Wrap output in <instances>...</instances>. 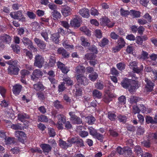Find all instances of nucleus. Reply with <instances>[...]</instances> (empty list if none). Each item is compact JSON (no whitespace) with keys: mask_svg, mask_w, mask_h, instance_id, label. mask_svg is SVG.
I'll return each mask as SVG.
<instances>
[{"mask_svg":"<svg viewBox=\"0 0 157 157\" xmlns=\"http://www.w3.org/2000/svg\"><path fill=\"white\" fill-rule=\"evenodd\" d=\"M44 59L41 55L37 54L35 55L34 63V66L39 68H42L44 63Z\"/></svg>","mask_w":157,"mask_h":157,"instance_id":"nucleus-1","label":"nucleus"},{"mask_svg":"<svg viewBox=\"0 0 157 157\" xmlns=\"http://www.w3.org/2000/svg\"><path fill=\"white\" fill-rule=\"evenodd\" d=\"M76 79L78 85L84 86L87 85L89 83L87 78L83 74L77 75Z\"/></svg>","mask_w":157,"mask_h":157,"instance_id":"nucleus-2","label":"nucleus"},{"mask_svg":"<svg viewBox=\"0 0 157 157\" xmlns=\"http://www.w3.org/2000/svg\"><path fill=\"white\" fill-rule=\"evenodd\" d=\"M145 90L147 92H150L152 91L153 89L155 86L154 83L147 78L145 79Z\"/></svg>","mask_w":157,"mask_h":157,"instance_id":"nucleus-3","label":"nucleus"},{"mask_svg":"<svg viewBox=\"0 0 157 157\" xmlns=\"http://www.w3.org/2000/svg\"><path fill=\"white\" fill-rule=\"evenodd\" d=\"M69 115L71 117L70 120L73 124H79L82 123V119L76 116L74 112H70Z\"/></svg>","mask_w":157,"mask_h":157,"instance_id":"nucleus-4","label":"nucleus"},{"mask_svg":"<svg viewBox=\"0 0 157 157\" xmlns=\"http://www.w3.org/2000/svg\"><path fill=\"white\" fill-rule=\"evenodd\" d=\"M43 74L42 72L40 69H35L33 71L31 76V79L34 81H36L38 78L42 76Z\"/></svg>","mask_w":157,"mask_h":157,"instance_id":"nucleus-5","label":"nucleus"},{"mask_svg":"<svg viewBox=\"0 0 157 157\" xmlns=\"http://www.w3.org/2000/svg\"><path fill=\"white\" fill-rule=\"evenodd\" d=\"M19 70L17 66H9L7 69V73L10 75H17Z\"/></svg>","mask_w":157,"mask_h":157,"instance_id":"nucleus-6","label":"nucleus"},{"mask_svg":"<svg viewBox=\"0 0 157 157\" xmlns=\"http://www.w3.org/2000/svg\"><path fill=\"white\" fill-rule=\"evenodd\" d=\"M10 15L13 18L15 19H18L19 21H24L25 20V18L22 14L21 11L15 12L14 14L11 13Z\"/></svg>","mask_w":157,"mask_h":157,"instance_id":"nucleus-7","label":"nucleus"},{"mask_svg":"<svg viewBox=\"0 0 157 157\" xmlns=\"http://www.w3.org/2000/svg\"><path fill=\"white\" fill-rule=\"evenodd\" d=\"M82 21L81 18L77 16L76 18L71 21L70 24L72 26L78 27L80 26Z\"/></svg>","mask_w":157,"mask_h":157,"instance_id":"nucleus-8","label":"nucleus"},{"mask_svg":"<svg viewBox=\"0 0 157 157\" xmlns=\"http://www.w3.org/2000/svg\"><path fill=\"white\" fill-rule=\"evenodd\" d=\"M90 134L93 136H95L96 137H102L103 136L102 135L98 133L96 130L92 127H90L88 128Z\"/></svg>","mask_w":157,"mask_h":157,"instance_id":"nucleus-9","label":"nucleus"},{"mask_svg":"<svg viewBox=\"0 0 157 157\" xmlns=\"http://www.w3.org/2000/svg\"><path fill=\"white\" fill-rule=\"evenodd\" d=\"M0 40L4 42L9 44L11 41V38L9 35L3 34L0 36Z\"/></svg>","mask_w":157,"mask_h":157,"instance_id":"nucleus-10","label":"nucleus"},{"mask_svg":"<svg viewBox=\"0 0 157 157\" xmlns=\"http://www.w3.org/2000/svg\"><path fill=\"white\" fill-rule=\"evenodd\" d=\"M79 13L81 16L84 17H88L90 16L89 10L87 8H83L80 10Z\"/></svg>","mask_w":157,"mask_h":157,"instance_id":"nucleus-11","label":"nucleus"},{"mask_svg":"<svg viewBox=\"0 0 157 157\" xmlns=\"http://www.w3.org/2000/svg\"><path fill=\"white\" fill-rule=\"evenodd\" d=\"M40 147L43 150L44 153H48L52 149V147L49 145L45 144H41Z\"/></svg>","mask_w":157,"mask_h":157,"instance_id":"nucleus-12","label":"nucleus"},{"mask_svg":"<svg viewBox=\"0 0 157 157\" xmlns=\"http://www.w3.org/2000/svg\"><path fill=\"white\" fill-rule=\"evenodd\" d=\"M22 88V86L19 84L14 86L12 89L13 94L16 95L18 94L21 91Z\"/></svg>","mask_w":157,"mask_h":157,"instance_id":"nucleus-13","label":"nucleus"},{"mask_svg":"<svg viewBox=\"0 0 157 157\" xmlns=\"http://www.w3.org/2000/svg\"><path fill=\"white\" fill-rule=\"evenodd\" d=\"M59 54H61L63 58H67L69 56V53L62 48H59L57 50Z\"/></svg>","mask_w":157,"mask_h":157,"instance_id":"nucleus-14","label":"nucleus"},{"mask_svg":"<svg viewBox=\"0 0 157 157\" xmlns=\"http://www.w3.org/2000/svg\"><path fill=\"white\" fill-rule=\"evenodd\" d=\"M124 150L125 151L124 155L126 157H134V153L131 148L125 147Z\"/></svg>","mask_w":157,"mask_h":157,"instance_id":"nucleus-15","label":"nucleus"},{"mask_svg":"<svg viewBox=\"0 0 157 157\" xmlns=\"http://www.w3.org/2000/svg\"><path fill=\"white\" fill-rule=\"evenodd\" d=\"M130 86V87H128V90L130 93L135 91L138 88V83L134 80L132 81Z\"/></svg>","mask_w":157,"mask_h":157,"instance_id":"nucleus-16","label":"nucleus"},{"mask_svg":"<svg viewBox=\"0 0 157 157\" xmlns=\"http://www.w3.org/2000/svg\"><path fill=\"white\" fill-rule=\"evenodd\" d=\"M71 9L68 6H65L62 9V13L65 17H67L71 14Z\"/></svg>","mask_w":157,"mask_h":157,"instance_id":"nucleus-17","label":"nucleus"},{"mask_svg":"<svg viewBox=\"0 0 157 157\" xmlns=\"http://www.w3.org/2000/svg\"><path fill=\"white\" fill-rule=\"evenodd\" d=\"M29 118V115L25 113H19L18 114V119L21 122L25 121L26 119Z\"/></svg>","mask_w":157,"mask_h":157,"instance_id":"nucleus-18","label":"nucleus"},{"mask_svg":"<svg viewBox=\"0 0 157 157\" xmlns=\"http://www.w3.org/2000/svg\"><path fill=\"white\" fill-rule=\"evenodd\" d=\"M132 81L131 79H125L122 81L121 85L124 88H127L129 87Z\"/></svg>","mask_w":157,"mask_h":157,"instance_id":"nucleus-19","label":"nucleus"},{"mask_svg":"<svg viewBox=\"0 0 157 157\" xmlns=\"http://www.w3.org/2000/svg\"><path fill=\"white\" fill-rule=\"evenodd\" d=\"M75 70L77 75L82 74L85 72V69L83 66L79 65L75 67Z\"/></svg>","mask_w":157,"mask_h":157,"instance_id":"nucleus-20","label":"nucleus"},{"mask_svg":"<svg viewBox=\"0 0 157 157\" xmlns=\"http://www.w3.org/2000/svg\"><path fill=\"white\" fill-rule=\"evenodd\" d=\"M56 117L58 120L57 122L64 124L66 122V117L63 115L58 114Z\"/></svg>","mask_w":157,"mask_h":157,"instance_id":"nucleus-21","label":"nucleus"},{"mask_svg":"<svg viewBox=\"0 0 157 157\" xmlns=\"http://www.w3.org/2000/svg\"><path fill=\"white\" fill-rule=\"evenodd\" d=\"M80 40L81 42V44L84 47H89L90 46V43L89 42L88 40L85 37H81Z\"/></svg>","mask_w":157,"mask_h":157,"instance_id":"nucleus-22","label":"nucleus"},{"mask_svg":"<svg viewBox=\"0 0 157 157\" xmlns=\"http://www.w3.org/2000/svg\"><path fill=\"white\" fill-rule=\"evenodd\" d=\"M34 88L36 90H43L44 89V87L40 82H39L33 85Z\"/></svg>","mask_w":157,"mask_h":157,"instance_id":"nucleus-23","label":"nucleus"},{"mask_svg":"<svg viewBox=\"0 0 157 157\" xmlns=\"http://www.w3.org/2000/svg\"><path fill=\"white\" fill-rule=\"evenodd\" d=\"M56 62V58L54 55L51 56L49 59V61L48 62L49 66L50 67H53Z\"/></svg>","mask_w":157,"mask_h":157,"instance_id":"nucleus-24","label":"nucleus"},{"mask_svg":"<svg viewBox=\"0 0 157 157\" xmlns=\"http://www.w3.org/2000/svg\"><path fill=\"white\" fill-rule=\"evenodd\" d=\"M98 77V74L95 72H93L92 73L90 74L88 76L89 78L92 81H95Z\"/></svg>","mask_w":157,"mask_h":157,"instance_id":"nucleus-25","label":"nucleus"},{"mask_svg":"<svg viewBox=\"0 0 157 157\" xmlns=\"http://www.w3.org/2000/svg\"><path fill=\"white\" fill-rule=\"evenodd\" d=\"M53 104L54 106L57 109H62L63 108V106L61 104V102L58 100L55 101Z\"/></svg>","mask_w":157,"mask_h":157,"instance_id":"nucleus-26","label":"nucleus"},{"mask_svg":"<svg viewBox=\"0 0 157 157\" xmlns=\"http://www.w3.org/2000/svg\"><path fill=\"white\" fill-rule=\"evenodd\" d=\"M63 82H65V84H66L68 86H72L73 84V81L69 77L63 78Z\"/></svg>","mask_w":157,"mask_h":157,"instance_id":"nucleus-27","label":"nucleus"},{"mask_svg":"<svg viewBox=\"0 0 157 157\" xmlns=\"http://www.w3.org/2000/svg\"><path fill=\"white\" fill-rule=\"evenodd\" d=\"M59 35L58 33H56L52 34L51 36V38L52 41L56 44L58 43L59 41Z\"/></svg>","mask_w":157,"mask_h":157,"instance_id":"nucleus-28","label":"nucleus"},{"mask_svg":"<svg viewBox=\"0 0 157 157\" xmlns=\"http://www.w3.org/2000/svg\"><path fill=\"white\" fill-rule=\"evenodd\" d=\"M86 122L90 124H94L96 120L94 117L93 116H88L86 118Z\"/></svg>","mask_w":157,"mask_h":157,"instance_id":"nucleus-29","label":"nucleus"},{"mask_svg":"<svg viewBox=\"0 0 157 157\" xmlns=\"http://www.w3.org/2000/svg\"><path fill=\"white\" fill-rule=\"evenodd\" d=\"M54 19H59L61 17V14L60 13L58 12L57 10H55L51 13Z\"/></svg>","mask_w":157,"mask_h":157,"instance_id":"nucleus-30","label":"nucleus"},{"mask_svg":"<svg viewBox=\"0 0 157 157\" xmlns=\"http://www.w3.org/2000/svg\"><path fill=\"white\" fill-rule=\"evenodd\" d=\"M96 56L93 53H87L85 55L84 58L88 60H92L94 59Z\"/></svg>","mask_w":157,"mask_h":157,"instance_id":"nucleus-31","label":"nucleus"},{"mask_svg":"<svg viewBox=\"0 0 157 157\" xmlns=\"http://www.w3.org/2000/svg\"><path fill=\"white\" fill-rule=\"evenodd\" d=\"M134 151L137 155H141L143 151L139 146H136L135 147Z\"/></svg>","mask_w":157,"mask_h":157,"instance_id":"nucleus-32","label":"nucleus"},{"mask_svg":"<svg viewBox=\"0 0 157 157\" xmlns=\"http://www.w3.org/2000/svg\"><path fill=\"white\" fill-rule=\"evenodd\" d=\"M140 100V98L137 96H131L130 99V102L131 103H136Z\"/></svg>","mask_w":157,"mask_h":157,"instance_id":"nucleus-33","label":"nucleus"},{"mask_svg":"<svg viewBox=\"0 0 157 157\" xmlns=\"http://www.w3.org/2000/svg\"><path fill=\"white\" fill-rule=\"evenodd\" d=\"M143 66L142 65H141L139 67L137 66L133 68V70L134 73H136L137 74L140 73L143 71Z\"/></svg>","mask_w":157,"mask_h":157,"instance_id":"nucleus-34","label":"nucleus"},{"mask_svg":"<svg viewBox=\"0 0 157 157\" xmlns=\"http://www.w3.org/2000/svg\"><path fill=\"white\" fill-rule=\"evenodd\" d=\"M48 119L47 117L44 115H41L38 117V121L39 122H47L48 121Z\"/></svg>","mask_w":157,"mask_h":157,"instance_id":"nucleus-35","label":"nucleus"},{"mask_svg":"<svg viewBox=\"0 0 157 157\" xmlns=\"http://www.w3.org/2000/svg\"><path fill=\"white\" fill-rule=\"evenodd\" d=\"M15 138H4L5 142L6 145H10L15 143L14 140Z\"/></svg>","mask_w":157,"mask_h":157,"instance_id":"nucleus-36","label":"nucleus"},{"mask_svg":"<svg viewBox=\"0 0 157 157\" xmlns=\"http://www.w3.org/2000/svg\"><path fill=\"white\" fill-rule=\"evenodd\" d=\"M92 93L94 97L98 98H100L102 96V93L97 90H94Z\"/></svg>","mask_w":157,"mask_h":157,"instance_id":"nucleus-37","label":"nucleus"},{"mask_svg":"<svg viewBox=\"0 0 157 157\" xmlns=\"http://www.w3.org/2000/svg\"><path fill=\"white\" fill-rule=\"evenodd\" d=\"M58 90L59 92H62L63 91L66 89L65 86V82H62L58 86Z\"/></svg>","mask_w":157,"mask_h":157,"instance_id":"nucleus-38","label":"nucleus"},{"mask_svg":"<svg viewBox=\"0 0 157 157\" xmlns=\"http://www.w3.org/2000/svg\"><path fill=\"white\" fill-rule=\"evenodd\" d=\"M117 43L118 45L120 46L121 48H122L125 46V42L122 37H120L119 38L117 41Z\"/></svg>","mask_w":157,"mask_h":157,"instance_id":"nucleus-39","label":"nucleus"},{"mask_svg":"<svg viewBox=\"0 0 157 157\" xmlns=\"http://www.w3.org/2000/svg\"><path fill=\"white\" fill-rule=\"evenodd\" d=\"M15 133L17 137H25L26 136V134H25V133L22 131H16L15 132Z\"/></svg>","mask_w":157,"mask_h":157,"instance_id":"nucleus-40","label":"nucleus"},{"mask_svg":"<svg viewBox=\"0 0 157 157\" xmlns=\"http://www.w3.org/2000/svg\"><path fill=\"white\" fill-rule=\"evenodd\" d=\"M41 35L43 37L44 40L46 41H48V33L46 30H43L40 33Z\"/></svg>","mask_w":157,"mask_h":157,"instance_id":"nucleus-41","label":"nucleus"},{"mask_svg":"<svg viewBox=\"0 0 157 157\" xmlns=\"http://www.w3.org/2000/svg\"><path fill=\"white\" fill-rule=\"evenodd\" d=\"M146 121L147 124L151 123V124H155L154 119H153L151 117L147 116L146 117Z\"/></svg>","mask_w":157,"mask_h":157,"instance_id":"nucleus-42","label":"nucleus"},{"mask_svg":"<svg viewBox=\"0 0 157 157\" xmlns=\"http://www.w3.org/2000/svg\"><path fill=\"white\" fill-rule=\"evenodd\" d=\"M95 87L99 90H102L104 87V85L102 82L99 81L97 82L95 84Z\"/></svg>","mask_w":157,"mask_h":157,"instance_id":"nucleus-43","label":"nucleus"},{"mask_svg":"<svg viewBox=\"0 0 157 157\" xmlns=\"http://www.w3.org/2000/svg\"><path fill=\"white\" fill-rule=\"evenodd\" d=\"M22 42L25 46H27L32 42L29 39L26 37H24L21 40Z\"/></svg>","mask_w":157,"mask_h":157,"instance_id":"nucleus-44","label":"nucleus"},{"mask_svg":"<svg viewBox=\"0 0 157 157\" xmlns=\"http://www.w3.org/2000/svg\"><path fill=\"white\" fill-rule=\"evenodd\" d=\"M30 151L33 153H38L41 154L42 152L40 148L38 147L32 148L30 149Z\"/></svg>","mask_w":157,"mask_h":157,"instance_id":"nucleus-45","label":"nucleus"},{"mask_svg":"<svg viewBox=\"0 0 157 157\" xmlns=\"http://www.w3.org/2000/svg\"><path fill=\"white\" fill-rule=\"evenodd\" d=\"M9 66H14L17 67L18 61L17 60H11L6 62Z\"/></svg>","mask_w":157,"mask_h":157,"instance_id":"nucleus-46","label":"nucleus"},{"mask_svg":"<svg viewBox=\"0 0 157 157\" xmlns=\"http://www.w3.org/2000/svg\"><path fill=\"white\" fill-rule=\"evenodd\" d=\"M120 122L125 123L126 122L127 118L125 116L120 115L117 117Z\"/></svg>","mask_w":157,"mask_h":157,"instance_id":"nucleus-47","label":"nucleus"},{"mask_svg":"<svg viewBox=\"0 0 157 157\" xmlns=\"http://www.w3.org/2000/svg\"><path fill=\"white\" fill-rule=\"evenodd\" d=\"M120 13L121 15L126 17L129 14H130V11H129L128 10H125L121 8L120 9Z\"/></svg>","mask_w":157,"mask_h":157,"instance_id":"nucleus-48","label":"nucleus"},{"mask_svg":"<svg viewBox=\"0 0 157 157\" xmlns=\"http://www.w3.org/2000/svg\"><path fill=\"white\" fill-rule=\"evenodd\" d=\"M130 14L132 15L135 17H139L140 16V12L135 10H130Z\"/></svg>","mask_w":157,"mask_h":157,"instance_id":"nucleus-49","label":"nucleus"},{"mask_svg":"<svg viewBox=\"0 0 157 157\" xmlns=\"http://www.w3.org/2000/svg\"><path fill=\"white\" fill-rule=\"evenodd\" d=\"M148 55V53L147 52L143 51L141 54L140 59L144 60L147 59L149 58Z\"/></svg>","mask_w":157,"mask_h":157,"instance_id":"nucleus-50","label":"nucleus"},{"mask_svg":"<svg viewBox=\"0 0 157 157\" xmlns=\"http://www.w3.org/2000/svg\"><path fill=\"white\" fill-rule=\"evenodd\" d=\"M109 42V40L106 38H104L101 42L99 43V45L101 47H104Z\"/></svg>","mask_w":157,"mask_h":157,"instance_id":"nucleus-51","label":"nucleus"},{"mask_svg":"<svg viewBox=\"0 0 157 157\" xmlns=\"http://www.w3.org/2000/svg\"><path fill=\"white\" fill-rule=\"evenodd\" d=\"M21 124L18 123L17 124H13L11 126V128L14 130L22 129V127L21 126Z\"/></svg>","mask_w":157,"mask_h":157,"instance_id":"nucleus-52","label":"nucleus"},{"mask_svg":"<svg viewBox=\"0 0 157 157\" xmlns=\"http://www.w3.org/2000/svg\"><path fill=\"white\" fill-rule=\"evenodd\" d=\"M125 65L124 63L121 62L117 65V66L118 69L120 71H121L124 69Z\"/></svg>","mask_w":157,"mask_h":157,"instance_id":"nucleus-53","label":"nucleus"},{"mask_svg":"<svg viewBox=\"0 0 157 157\" xmlns=\"http://www.w3.org/2000/svg\"><path fill=\"white\" fill-rule=\"evenodd\" d=\"M109 118L111 121H114L117 117L114 113H108Z\"/></svg>","mask_w":157,"mask_h":157,"instance_id":"nucleus-54","label":"nucleus"},{"mask_svg":"<svg viewBox=\"0 0 157 157\" xmlns=\"http://www.w3.org/2000/svg\"><path fill=\"white\" fill-rule=\"evenodd\" d=\"M11 46L12 49L14 52L17 53H18V52H20V48L18 45H12Z\"/></svg>","mask_w":157,"mask_h":157,"instance_id":"nucleus-55","label":"nucleus"},{"mask_svg":"<svg viewBox=\"0 0 157 157\" xmlns=\"http://www.w3.org/2000/svg\"><path fill=\"white\" fill-rule=\"evenodd\" d=\"M95 35L98 38H101L102 37V33L101 30L99 29H96L95 30Z\"/></svg>","mask_w":157,"mask_h":157,"instance_id":"nucleus-56","label":"nucleus"},{"mask_svg":"<svg viewBox=\"0 0 157 157\" xmlns=\"http://www.w3.org/2000/svg\"><path fill=\"white\" fill-rule=\"evenodd\" d=\"M60 146L63 148L70 146V144H69L68 143H66V142L63 140L60 141Z\"/></svg>","mask_w":157,"mask_h":157,"instance_id":"nucleus-57","label":"nucleus"},{"mask_svg":"<svg viewBox=\"0 0 157 157\" xmlns=\"http://www.w3.org/2000/svg\"><path fill=\"white\" fill-rule=\"evenodd\" d=\"M124 148L125 147L122 148L120 147H118L117 149V151L120 155H122L124 153V154L125 152V151L124 150Z\"/></svg>","mask_w":157,"mask_h":157,"instance_id":"nucleus-58","label":"nucleus"},{"mask_svg":"<svg viewBox=\"0 0 157 157\" xmlns=\"http://www.w3.org/2000/svg\"><path fill=\"white\" fill-rule=\"evenodd\" d=\"M29 74V72L26 70L24 69L21 71V77L24 78L26 75H27Z\"/></svg>","mask_w":157,"mask_h":157,"instance_id":"nucleus-59","label":"nucleus"},{"mask_svg":"<svg viewBox=\"0 0 157 157\" xmlns=\"http://www.w3.org/2000/svg\"><path fill=\"white\" fill-rule=\"evenodd\" d=\"M79 134L82 137H85L88 136V132L84 131H82L79 132Z\"/></svg>","mask_w":157,"mask_h":157,"instance_id":"nucleus-60","label":"nucleus"},{"mask_svg":"<svg viewBox=\"0 0 157 157\" xmlns=\"http://www.w3.org/2000/svg\"><path fill=\"white\" fill-rule=\"evenodd\" d=\"M6 91V89L4 87L0 86V93L3 98L5 97V94Z\"/></svg>","mask_w":157,"mask_h":157,"instance_id":"nucleus-61","label":"nucleus"},{"mask_svg":"<svg viewBox=\"0 0 157 157\" xmlns=\"http://www.w3.org/2000/svg\"><path fill=\"white\" fill-rule=\"evenodd\" d=\"M37 46L41 49H44L46 48V44L44 41L42 40Z\"/></svg>","mask_w":157,"mask_h":157,"instance_id":"nucleus-62","label":"nucleus"},{"mask_svg":"<svg viewBox=\"0 0 157 157\" xmlns=\"http://www.w3.org/2000/svg\"><path fill=\"white\" fill-rule=\"evenodd\" d=\"M48 133L51 137H54L56 134L55 130L52 128H48Z\"/></svg>","mask_w":157,"mask_h":157,"instance_id":"nucleus-63","label":"nucleus"},{"mask_svg":"<svg viewBox=\"0 0 157 157\" xmlns=\"http://www.w3.org/2000/svg\"><path fill=\"white\" fill-rule=\"evenodd\" d=\"M111 37L114 40L118 39L120 37L118 35L116 34L114 32H112L110 35Z\"/></svg>","mask_w":157,"mask_h":157,"instance_id":"nucleus-64","label":"nucleus"}]
</instances>
